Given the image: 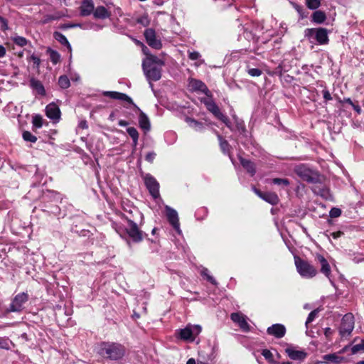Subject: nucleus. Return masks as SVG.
<instances>
[{"mask_svg":"<svg viewBox=\"0 0 364 364\" xmlns=\"http://www.w3.org/2000/svg\"><path fill=\"white\" fill-rule=\"evenodd\" d=\"M255 193L264 201L271 205H277L279 201V197L277 193L273 192H262L259 190L255 188Z\"/></svg>","mask_w":364,"mask_h":364,"instance_id":"dca6fc26","label":"nucleus"},{"mask_svg":"<svg viewBox=\"0 0 364 364\" xmlns=\"http://www.w3.org/2000/svg\"><path fill=\"white\" fill-rule=\"evenodd\" d=\"M53 37L54 38L58 41L61 45L65 46L69 52L72 51V47L70 43L68 42L67 38L65 36H64L63 33L58 31H55L53 33Z\"/></svg>","mask_w":364,"mask_h":364,"instance_id":"c85d7f7f","label":"nucleus"},{"mask_svg":"<svg viewBox=\"0 0 364 364\" xmlns=\"http://www.w3.org/2000/svg\"><path fill=\"white\" fill-rule=\"evenodd\" d=\"M262 355L269 363L273 361V355H272V352L269 350L264 349L262 350Z\"/></svg>","mask_w":364,"mask_h":364,"instance_id":"603ef678","label":"nucleus"},{"mask_svg":"<svg viewBox=\"0 0 364 364\" xmlns=\"http://www.w3.org/2000/svg\"><path fill=\"white\" fill-rule=\"evenodd\" d=\"M46 116L53 120L59 119L60 117V110L55 103H50L46 107Z\"/></svg>","mask_w":364,"mask_h":364,"instance_id":"aec40b11","label":"nucleus"},{"mask_svg":"<svg viewBox=\"0 0 364 364\" xmlns=\"http://www.w3.org/2000/svg\"><path fill=\"white\" fill-rule=\"evenodd\" d=\"M28 300V294L25 292L18 294L13 299L7 312H20L23 308V304Z\"/></svg>","mask_w":364,"mask_h":364,"instance_id":"6e6552de","label":"nucleus"},{"mask_svg":"<svg viewBox=\"0 0 364 364\" xmlns=\"http://www.w3.org/2000/svg\"><path fill=\"white\" fill-rule=\"evenodd\" d=\"M200 214H203V215H204L205 216H206V215H207V214H208V210H207V208H206L203 207V208H199V209L196 211V216L197 220H200V218H199V215H200Z\"/></svg>","mask_w":364,"mask_h":364,"instance_id":"4d7b16f0","label":"nucleus"},{"mask_svg":"<svg viewBox=\"0 0 364 364\" xmlns=\"http://www.w3.org/2000/svg\"><path fill=\"white\" fill-rule=\"evenodd\" d=\"M5 55H6V48L2 45H0V58L4 57Z\"/></svg>","mask_w":364,"mask_h":364,"instance_id":"0e129e2a","label":"nucleus"},{"mask_svg":"<svg viewBox=\"0 0 364 364\" xmlns=\"http://www.w3.org/2000/svg\"><path fill=\"white\" fill-rule=\"evenodd\" d=\"M47 53L50 55V59L53 64L56 65L60 60V55L54 50H52L50 48L47 49Z\"/></svg>","mask_w":364,"mask_h":364,"instance_id":"72a5a7b5","label":"nucleus"},{"mask_svg":"<svg viewBox=\"0 0 364 364\" xmlns=\"http://www.w3.org/2000/svg\"><path fill=\"white\" fill-rule=\"evenodd\" d=\"M314 192L321 197L327 198L329 195V190L324 186H316L313 189Z\"/></svg>","mask_w":364,"mask_h":364,"instance_id":"f704fd0d","label":"nucleus"},{"mask_svg":"<svg viewBox=\"0 0 364 364\" xmlns=\"http://www.w3.org/2000/svg\"><path fill=\"white\" fill-rule=\"evenodd\" d=\"M324 360L328 364H340L345 360L344 357L340 356L336 353L326 354L323 356Z\"/></svg>","mask_w":364,"mask_h":364,"instance_id":"cd10ccee","label":"nucleus"},{"mask_svg":"<svg viewBox=\"0 0 364 364\" xmlns=\"http://www.w3.org/2000/svg\"><path fill=\"white\" fill-rule=\"evenodd\" d=\"M272 183L277 186H288L290 182L287 178H275L272 179Z\"/></svg>","mask_w":364,"mask_h":364,"instance_id":"c03bdc74","label":"nucleus"},{"mask_svg":"<svg viewBox=\"0 0 364 364\" xmlns=\"http://www.w3.org/2000/svg\"><path fill=\"white\" fill-rule=\"evenodd\" d=\"M58 85L62 89H67L70 85V82L67 75H61L58 78Z\"/></svg>","mask_w":364,"mask_h":364,"instance_id":"e433bc0d","label":"nucleus"},{"mask_svg":"<svg viewBox=\"0 0 364 364\" xmlns=\"http://www.w3.org/2000/svg\"><path fill=\"white\" fill-rule=\"evenodd\" d=\"M267 333L277 338H282L286 333V328L280 323L273 324L267 328Z\"/></svg>","mask_w":364,"mask_h":364,"instance_id":"a211bd4d","label":"nucleus"},{"mask_svg":"<svg viewBox=\"0 0 364 364\" xmlns=\"http://www.w3.org/2000/svg\"><path fill=\"white\" fill-rule=\"evenodd\" d=\"M94 4L92 0H83L80 6V16H87L93 13Z\"/></svg>","mask_w":364,"mask_h":364,"instance_id":"b1692460","label":"nucleus"},{"mask_svg":"<svg viewBox=\"0 0 364 364\" xmlns=\"http://www.w3.org/2000/svg\"><path fill=\"white\" fill-rule=\"evenodd\" d=\"M111 13L103 6H97L93 11V16L97 19H105L109 18Z\"/></svg>","mask_w":364,"mask_h":364,"instance_id":"bb28decb","label":"nucleus"},{"mask_svg":"<svg viewBox=\"0 0 364 364\" xmlns=\"http://www.w3.org/2000/svg\"><path fill=\"white\" fill-rule=\"evenodd\" d=\"M316 259L321 264V272L329 278L331 271L328 261L321 255H317Z\"/></svg>","mask_w":364,"mask_h":364,"instance_id":"393cba45","label":"nucleus"},{"mask_svg":"<svg viewBox=\"0 0 364 364\" xmlns=\"http://www.w3.org/2000/svg\"><path fill=\"white\" fill-rule=\"evenodd\" d=\"M123 209H124V211L127 213V214H124L123 215L122 218L124 219L125 215H128V216L131 217L134 220L140 219L141 220L140 225L141 224V222L144 220V215L139 210V209L136 207L132 206L129 204H126L125 205L123 206Z\"/></svg>","mask_w":364,"mask_h":364,"instance_id":"f3484780","label":"nucleus"},{"mask_svg":"<svg viewBox=\"0 0 364 364\" xmlns=\"http://www.w3.org/2000/svg\"><path fill=\"white\" fill-rule=\"evenodd\" d=\"M235 122V127L236 129L242 134H245L246 132V128L245 123L242 120L238 119L235 116H234Z\"/></svg>","mask_w":364,"mask_h":364,"instance_id":"4c0bfd02","label":"nucleus"},{"mask_svg":"<svg viewBox=\"0 0 364 364\" xmlns=\"http://www.w3.org/2000/svg\"><path fill=\"white\" fill-rule=\"evenodd\" d=\"M189 87L192 91L200 92L207 96L210 95V92L206 85L200 80L191 79L189 81Z\"/></svg>","mask_w":364,"mask_h":364,"instance_id":"2eb2a0df","label":"nucleus"},{"mask_svg":"<svg viewBox=\"0 0 364 364\" xmlns=\"http://www.w3.org/2000/svg\"><path fill=\"white\" fill-rule=\"evenodd\" d=\"M304 34L305 37H306L311 43L325 45L329 41L328 31L325 28H306L304 31Z\"/></svg>","mask_w":364,"mask_h":364,"instance_id":"7ed1b4c3","label":"nucleus"},{"mask_svg":"<svg viewBox=\"0 0 364 364\" xmlns=\"http://www.w3.org/2000/svg\"><path fill=\"white\" fill-rule=\"evenodd\" d=\"M142 63H146V64L148 63V64L152 65L154 66H159V67H162L164 65V60L159 59L158 57L153 55H150L147 56V58L143 60Z\"/></svg>","mask_w":364,"mask_h":364,"instance_id":"7c9ffc66","label":"nucleus"},{"mask_svg":"<svg viewBox=\"0 0 364 364\" xmlns=\"http://www.w3.org/2000/svg\"><path fill=\"white\" fill-rule=\"evenodd\" d=\"M165 210L168 223L171 225L173 229L180 234L181 230L180 229L179 218L177 211L168 205L165 206Z\"/></svg>","mask_w":364,"mask_h":364,"instance_id":"ddd939ff","label":"nucleus"},{"mask_svg":"<svg viewBox=\"0 0 364 364\" xmlns=\"http://www.w3.org/2000/svg\"><path fill=\"white\" fill-rule=\"evenodd\" d=\"M161 68L152 65L142 63L144 75L149 81H158L161 77Z\"/></svg>","mask_w":364,"mask_h":364,"instance_id":"9d476101","label":"nucleus"},{"mask_svg":"<svg viewBox=\"0 0 364 364\" xmlns=\"http://www.w3.org/2000/svg\"><path fill=\"white\" fill-rule=\"evenodd\" d=\"M295 173L301 179L308 183H317L320 181L318 173L304 164L297 166L295 168Z\"/></svg>","mask_w":364,"mask_h":364,"instance_id":"423d86ee","label":"nucleus"},{"mask_svg":"<svg viewBox=\"0 0 364 364\" xmlns=\"http://www.w3.org/2000/svg\"><path fill=\"white\" fill-rule=\"evenodd\" d=\"M144 183L151 196L157 198L159 196V183L151 174L144 176Z\"/></svg>","mask_w":364,"mask_h":364,"instance_id":"9b49d317","label":"nucleus"},{"mask_svg":"<svg viewBox=\"0 0 364 364\" xmlns=\"http://www.w3.org/2000/svg\"><path fill=\"white\" fill-rule=\"evenodd\" d=\"M201 275L205 277L206 279L213 285H218L217 281L213 277L209 274V271L207 268H203L201 271Z\"/></svg>","mask_w":364,"mask_h":364,"instance_id":"ea45409f","label":"nucleus"},{"mask_svg":"<svg viewBox=\"0 0 364 364\" xmlns=\"http://www.w3.org/2000/svg\"><path fill=\"white\" fill-rule=\"evenodd\" d=\"M47 212L50 215L58 216L60 213V208L58 205H53L49 210H43Z\"/></svg>","mask_w":364,"mask_h":364,"instance_id":"de8ad7c7","label":"nucleus"},{"mask_svg":"<svg viewBox=\"0 0 364 364\" xmlns=\"http://www.w3.org/2000/svg\"><path fill=\"white\" fill-rule=\"evenodd\" d=\"M217 133V136H218V139L219 140V143H220V147L222 150V151L224 153V154H228L229 153L230 151V144L228 143V141L225 139H224L222 136L220 134H219L218 132Z\"/></svg>","mask_w":364,"mask_h":364,"instance_id":"473e14b6","label":"nucleus"},{"mask_svg":"<svg viewBox=\"0 0 364 364\" xmlns=\"http://www.w3.org/2000/svg\"><path fill=\"white\" fill-rule=\"evenodd\" d=\"M331 235L334 239H337V238L340 237L341 236H342L343 235V232L341 231H336V232H332Z\"/></svg>","mask_w":364,"mask_h":364,"instance_id":"e2e57ef3","label":"nucleus"},{"mask_svg":"<svg viewBox=\"0 0 364 364\" xmlns=\"http://www.w3.org/2000/svg\"><path fill=\"white\" fill-rule=\"evenodd\" d=\"M137 22L144 26H147L150 21L147 16H142L137 19Z\"/></svg>","mask_w":364,"mask_h":364,"instance_id":"864d4df0","label":"nucleus"},{"mask_svg":"<svg viewBox=\"0 0 364 364\" xmlns=\"http://www.w3.org/2000/svg\"><path fill=\"white\" fill-rule=\"evenodd\" d=\"M207 109L211 112L217 119L223 122L231 131L233 130L231 122L228 117L223 114L217 104L211 99H205L202 101Z\"/></svg>","mask_w":364,"mask_h":364,"instance_id":"39448f33","label":"nucleus"},{"mask_svg":"<svg viewBox=\"0 0 364 364\" xmlns=\"http://www.w3.org/2000/svg\"><path fill=\"white\" fill-rule=\"evenodd\" d=\"M286 353H287L288 356L294 360H299L302 361L304 360L307 354L303 350H294L293 348H288L285 350Z\"/></svg>","mask_w":364,"mask_h":364,"instance_id":"4be33fe9","label":"nucleus"},{"mask_svg":"<svg viewBox=\"0 0 364 364\" xmlns=\"http://www.w3.org/2000/svg\"><path fill=\"white\" fill-rule=\"evenodd\" d=\"M30 87L36 95L41 96L46 95V90L40 80L31 78L30 80Z\"/></svg>","mask_w":364,"mask_h":364,"instance_id":"5701e85b","label":"nucleus"},{"mask_svg":"<svg viewBox=\"0 0 364 364\" xmlns=\"http://www.w3.org/2000/svg\"><path fill=\"white\" fill-rule=\"evenodd\" d=\"M322 93H323V99L325 100L326 102L332 100L331 93L329 92V91L328 90H326V89L323 90L322 91Z\"/></svg>","mask_w":364,"mask_h":364,"instance_id":"13d9d810","label":"nucleus"},{"mask_svg":"<svg viewBox=\"0 0 364 364\" xmlns=\"http://www.w3.org/2000/svg\"><path fill=\"white\" fill-rule=\"evenodd\" d=\"M79 127L82 129H87L88 127L86 121H81L79 124Z\"/></svg>","mask_w":364,"mask_h":364,"instance_id":"338daca9","label":"nucleus"},{"mask_svg":"<svg viewBox=\"0 0 364 364\" xmlns=\"http://www.w3.org/2000/svg\"><path fill=\"white\" fill-rule=\"evenodd\" d=\"M188 58L192 60H196L200 58V54L198 51L188 52Z\"/></svg>","mask_w":364,"mask_h":364,"instance_id":"6e6d98bb","label":"nucleus"},{"mask_svg":"<svg viewBox=\"0 0 364 364\" xmlns=\"http://www.w3.org/2000/svg\"><path fill=\"white\" fill-rule=\"evenodd\" d=\"M294 8L295 9L298 11V13L300 14L301 17L302 18L306 17V14H305L303 11H304V9L302 8V6H299V5H297L296 4L294 6Z\"/></svg>","mask_w":364,"mask_h":364,"instance_id":"bf43d9fd","label":"nucleus"},{"mask_svg":"<svg viewBox=\"0 0 364 364\" xmlns=\"http://www.w3.org/2000/svg\"><path fill=\"white\" fill-rule=\"evenodd\" d=\"M134 107L139 111V124L140 127L145 132H149L151 129L150 121L147 115L143 112L134 103Z\"/></svg>","mask_w":364,"mask_h":364,"instance_id":"412c9836","label":"nucleus"},{"mask_svg":"<svg viewBox=\"0 0 364 364\" xmlns=\"http://www.w3.org/2000/svg\"><path fill=\"white\" fill-rule=\"evenodd\" d=\"M240 162L242 167L247 171L251 176H253L256 173L255 164L249 159H244L242 157L239 158Z\"/></svg>","mask_w":364,"mask_h":364,"instance_id":"a878e982","label":"nucleus"},{"mask_svg":"<svg viewBox=\"0 0 364 364\" xmlns=\"http://www.w3.org/2000/svg\"><path fill=\"white\" fill-rule=\"evenodd\" d=\"M11 40L16 45L20 47H23L26 46L28 43V40L26 38L17 35L13 36L11 38Z\"/></svg>","mask_w":364,"mask_h":364,"instance_id":"c9c22d12","label":"nucleus"},{"mask_svg":"<svg viewBox=\"0 0 364 364\" xmlns=\"http://www.w3.org/2000/svg\"><path fill=\"white\" fill-rule=\"evenodd\" d=\"M326 14L321 10H317V11H314L311 15L312 22L317 23V24L323 23L326 21Z\"/></svg>","mask_w":364,"mask_h":364,"instance_id":"c756f323","label":"nucleus"},{"mask_svg":"<svg viewBox=\"0 0 364 364\" xmlns=\"http://www.w3.org/2000/svg\"><path fill=\"white\" fill-rule=\"evenodd\" d=\"M103 95L105 97H109L112 99L125 101L129 104L134 105V102L132 98L124 93L115 91H105L103 92Z\"/></svg>","mask_w":364,"mask_h":364,"instance_id":"6ab92c4d","label":"nucleus"},{"mask_svg":"<svg viewBox=\"0 0 364 364\" xmlns=\"http://www.w3.org/2000/svg\"><path fill=\"white\" fill-rule=\"evenodd\" d=\"M127 132L130 136L132 139H136V138H139V132L134 127H128L127 129Z\"/></svg>","mask_w":364,"mask_h":364,"instance_id":"8fccbe9b","label":"nucleus"},{"mask_svg":"<svg viewBox=\"0 0 364 364\" xmlns=\"http://www.w3.org/2000/svg\"><path fill=\"white\" fill-rule=\"evenodd\" d=\"M33 127L38 129L43 126V118L40 114H36L32 119Z\"/></svg>","mask_w":364,"mask_h":364,"instance_id":"37998d69","label":"nucleus"},{"mask_svg":"<svg viewBox=\"0 0 364 364\" xmlns=\"http://www.w3.org/2000/svg\"><path fill=\"white\" fill-rule=\"evenodd\" d=\"M353 109L358 114L360 113L361 109L358 105H355L354 103L351 105Z\"/></svg>","mask_w":364,"mask_h":364,"instance_id":"69168bd1","label":"nucleus"},{"mask_svg":"<svg viewBox=\"0 0 364 364\" xmlns=\"http://www.w3.org/2000/svg\"><path fill=\"white\" fill-rule=\"evenodd\" d=\"M341 210L338 208H332L329 212L331 218H338L341 215Z\"/></svg>","mask_w":364,"mask_h":364,"instance_id":"3c124183","label":"nucleus"},{"mask_svg":"<svg viewBox=\"0 0 364 364\" xmlns=\"http://www.w3.org/2000/svg\"><path fill=\"white\" fill-rule=\"evenodd\" d=\"M341 103L346 102L349 104L350 105H352L353 104V101L350 100V98H344L343 100H340Z\"/></svg>","mask_w":364,"mask_h":364,"instance_id":"774afa93","label":"nucleus"},{"mask_svg":"<svg viewBox=\"0 0 364 364\" xmlns=\"http://www.w3.org/2000/svg\"><path fill=\"white\" fill-rule=\"evenodd\" d=\"M354 317L352 314L343 316L339 327V332L342 336H348L354 328Z\"/></svg>","mask_w":364,"mask_h":364,"instance_id":"1a4fd4ad","label":"nucleus"},{"mask_svg":"<svg viewBox=\"0 0 364 364\" xmlns=\"http://www.w3.org/2000/svg\"><path fill=\"white\" fill-rule=\"evenodd\" d=\"M351 354H356L360 352L364 351V340H362L360 343L353 345L350 347Z\"/></svg>","mask_w":364,"mask_h":364,"instance_id":"58836bf2","label":"nucleus"},{"mask_svg":"<svg viewBox=\"0 0 364 364\" xmlns=\"http://www.w3.org/2000/svg\"><path fill=\"white\" fill-rule=\"evenodd\" d=\"M186 121L189 124V126L193 128L196 131L200 132L203 129V124L193 118L186 117Z\"/></svg>","mask_w":364,"mask_h":364,"instance_id":"2f4dec72","label":"nucleus"},{"mask_svg":"<svg viewBox=\"0 0 364 364\" xmlns=\"http://www.w3.org/2000/svg\"><path fill=\"white\" fill-rule=\"evenodd\" d=\"M147 44L152 48L159 50L162 47V43L156 37V32L153 28H147L144 33Z\"/></svg>","mask_w":364,"mask_h":364,"instance_id":"f8f14e48","label":"nucleus"},{"mask_svg":"<svg viewBox=\"0 0 364 364\" xmlns=\"http://www.w3.org/2000/svg\"><path fill=\"white\" fill-rule=\"evenodd\" d=\"M247 73L252 77H259L262 75V72L259 68H251L247 66Z\"/></svg>","mask_w":364,"mask_h":364,"instance_id":"a18cd8bd","label":"nucleus"},{"mask_svg":"<svg viewBox=\"0 0 364 364\" xmlns=\"http://www.w3.org/2000/svg\"><path fill=\"white\" fill-rule=\"evenodd\" d=\"M156 153L154 151H150L145 156V160L149 163H153L156 158Z\"/></svg>","mask_w":364,"mask_h":364,"instance_id":"5fc2aeb1","label":"nucleus"},{"mask_svg":"<svg viewBox=\"0 0 364 364\" xmlns=\"http://www.w3.org/2000/svg\"><path fill=\"white\" fill-rule=\"evenodd\" d=\"M124 219L127 221V226L124 232L129 237V239H127L128 245H131V241L134 243H139L144 238L147 237L148 235L140 230L136 223L131 217L125 215Z\"/></svg>","mask_w":364,"mask_h":364,"instance_id":"f03ea898","label":"nucleus"},{"mask_svg":"<svg viewBox=\"0 0 364 364\" xmlns=\"http://www.w3.org/2000/svg\"><path fill=\"white\" fill-rule=\"evenodd\" d=\"M318 309H315L309 313L305 323L306 326L309 323H311L315 319L318 314Z\"/></svg>","mask_w":364,"mask_h":364,"instance_id":"09e8293b","label":"nucleus"},{"mask_svg":"<svg viewBox=\"0 0 364 364\" xmlns=\"http://www.w3.org/2000/svg\"><path fill=\"white\" fill-rule=\"evenodd\" d=\"M22 137L24 141L31 143H35L37 141V137L28 131H24L22 134Z\"/></svg>","mask_w":364,"mask_h":364,"instance_id":"79ce46f5","label":"nucleus"},{"mask_svg":"<svg viewBox=\"0 0 364 364\" xmlns=\"http://www.w3.org/2000/svg\"><path fill=\"white\" fill-rule=\"evenodd\" d=\"M0 23H1V28L6 30L8 28V22L6 18L0 16Z\"/></svg>","mask_w":364,"mask_h":364,"instance_id":"052dcab7","label":"nucleus"},{"mask_svg":"<svg viewBox=\"0 0 364 364\" xmlns=\"http://www.w3.org/2000/svg\"><path fill=\"white\" fill-rule=\"evenodd\" d=\"M294 262L297 272L302 277L312 278L317 274L316 268L308 261L302 259L298 256H295Z\"/></svg>","mask_w":364,"mask_h":364,"instance_id":"20e7f679","label":"nucleus"},{"mask_svg":"<svg viewBox=\"0 0 364 364\" xmlns=\"http://www.w3.org/2000/svg\"><path fill=\"white\" fill-rule=\"evenodd\" d=\"M28 60L32 61L33 63L34 67L37 69L39 68L41 65V60L40 58L36 55V54L33 53L30 55L29 58H28Z\"/></svg>","mask_w":364,"mask_h":364,"instance_id":"49530a36","label":"nucleus"},{"mask_svg":"<svg viewBox=\"0 0 364 364\" xmlns=\"http://www.w3.org/2000/svg\"><path fill=\"white\" fill-rule=\"evenodd\" d=\"M305 3L311 10H316L321 6V0H305Z\"/></svg>","mask_w":364,"mask_h":364,"instance_id":"a19ab883","label":"nucleus"},{"mask_svg":"<svg viewBox=\"0 0 364 364\" xmlns=\"http://www.w3.org/2000/svg\"><path fill=\"white\" fill-rule=\"evenodd\" d=\"M202 327L200 325L188 324L184 328L178 331V337L183 341L193 342L200 334Z\"/></svg>","mask_w":364,"mask_h":364,"instance_id":"0eeeda50","label":"nucleus"},{"mask_svg":"<svg viewBox=\"0 0 364 364\" xmlns=\"http://www.w3.org/2000/svg\"><path fill=\"white\" fill-rule=\"evenodd\" d=\"M75 27H80V28H82V24H80V23L65 24V25L63 26V28H75Z\"/></svg>","mask_w":364,"mask_h":364,"instance_id":"680f3d73","label":"nucleus"},{"mask_svg":"<svg viewBox=\"0 0 364 364\" xmlns=\"http://www.w3.org/2000/svg\"><path fill=\"white\" fill-rule=\"evenodd\" d=\"M125 348L117 343L102 342L100 344L98 353L104 358L119 360L125 355Z\"/></svg>","mask_w":364,"mask_h":364,"instance_id":"f257e3e1","label":"nucleus"},{"mask_svg":"<svg viewBox=\"0 0 364 364\" xmlns=\"http://www.w3.org/2000/svg\"><path fill=\"white\" fill-rule=\"evenodd\" d=\"M230 318L243 331L249 332L250 331V326L246 320V317L243 314L238 312L232 313L230 315Z\"/></svg>","mask_w":364,"mask_h":364,"instance_id":"4468645a","label":"nucleus"}]
</instances>
